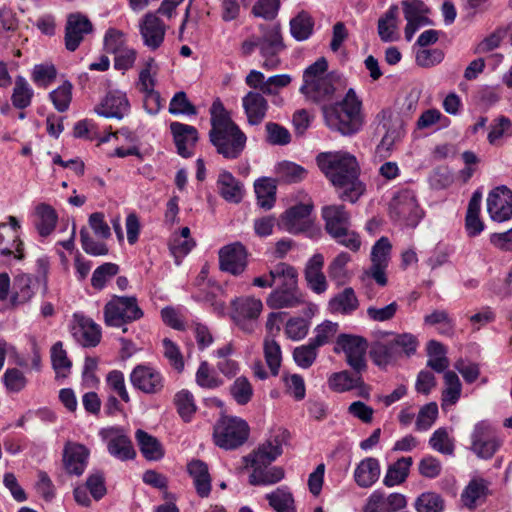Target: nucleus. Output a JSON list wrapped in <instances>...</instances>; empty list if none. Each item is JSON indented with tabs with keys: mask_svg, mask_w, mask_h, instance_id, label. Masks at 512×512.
Instances as JSON below:
<instances>
[{
	"mask_svg": "<svg viewBox=\"0 0 512 512\" xmlns=\"http://www.w3.org/2000/svg\"><path fill=\"white\" fill-rule=\"evenodd\" d=\"M248 435V424L237 417L222 418L214 430L216 445L225 450L236 449L243 445Z\"/></svg>",
	"mask_w": 512,
	"mask_h": 512,
	"instance_id": "6",
	"label": "nucleus"
},
{
	"mask_svg": "<svg viewBox=\"0 0 512 512\" xmlns=\"http://www.w3.org/2000/svg\"><path fill=\"white\" fill-rule=\"evenodd\" d=\"M37 283L30 274H22L16 277L14 283L15 292L12 296L13 305L28 302L35 294L34 286Z\"/></svg>",
	"mask_w": 512,
	"mask_h": 512,
	"instance_id": "40",
	"label": "nucleus"
},
{
	"mask_svg": "<svg viewBox=\"0 0 512 512\" xmlns=\"http://www.w3.org/2000/svg\"><path fill=\"white\" fill-rule=\"evenodd\" d=\"M49 99L58 112L67 111L72 100V84L69 81H65L49 93Z\"/></svg>",
	"mask_w": 512,
	"mask_h": 512,
	"instance_id": "51",
	"label": "nucleus"
},
{
	"mask_svg": "<svg viewBox=\"0 0 512 512\" xmlns=\"http://www.w3.org/2000/svg\"><path fill=\"white\" fill-rule=\"evenodd\" d=\"M217 188L220 196L230 203L241 202L244 195L243 184L226 170L219 173Z\"/></svg>",
	"mask_w": 512,
	"mask_h": 512,
	"instance_id": "28",
	"label": "nucleus"
},
{
	"mask_svg": "<svg viewBox=\"0 0 512 512\" xmlns=\"http://www.w3.org/2000/svg\"><path fill=\"white\" fill-rule=\"evenodd\" d=\"M266 499L276 512H296L293 495L286 487L277 488Z\"/></svg>",
	"mask_w": 512,
	"mask_h": 512,
	"instance_id": "44",
	"label": "nucleus"
},
{
	"mask_svg": "<svg viewBox=\"0 0 512 512\" xmlns=\"http://www.w3.org/2000/svg\"><path fill=\"white\" fill-rule=\"evenodd\" d=\"M143 43L150 50L158 49L164 42L167 27L156 13H146L139 24Z\"/></svg>",
	"mask_w": 512,
	"mask_h": 512,
	"instance_id": "19",
	"label": "nucleus"
},
{
	"mask_svg": "<svg viewBox=\"0 0 512 512\" xmlns=\"http://www.w3.org/2000/svg\"><path fill=\"white\" fill-rule=\"evenodd\" d=\"M470 439V450L480 459H491L502 446L495 427L484 420L474 425Z\"/></svg>",
	"mask_w": 512,
	"mask_h": 512,
	"instance_id": "5",
	"label": "nucleus"
},
{
	"mask_svg": "<svg viewBox=\"0 0 512 512\" xmlns=\"http://www.w3.org/2000/svg\"><path fill=\"white\" fill-rule=\"evenodd\" d=\"M481 200V192L475 191L472 194V197L468 203L467 213L465 217V228L468 236L470 237H475L479 235L484 229V223L479 217Z\"/></svg>",
	"mask_w": 512,
	"mask_h": 512,
	"instance_id": "32",
	"label": "nucleus"
},
{
	"mask_svg": "<svg viewBox=\"0 0 512 512\" xmlns=\"http://www.w3.org/2000/svg\"><path fill=\"white\" fill-rule=\"evenodd\" d=\"M429 445L433 450L445 455H452L455 448L447 429L443 427L433 432L429 439Z\"/></svg>",
	"mask_w": 512,
	"mask_h": 512,
	"instance_id": "54",
	"label": "nucleus"
},
{
	"mask_svg": "<svg viewBox=\"0 0 512 512\" xmlns=\"http://www.w3.org/2000/svg\"><path fill=\"white\" fill-rule=\"evenodd\" d=\"M414 506L417 512H443L445 502L435 492H424L417 497Z\"/></svg>",
	"mask_w": 512,
	"mask_h": 512,
	"instance_id": "49",
	"label": "nucleus"
},
{
	"mask_svg": "<svg viewBox=\"0 0 512 512\" xmlns=\"http://www.w3.org/2000/svg\"><path fill=\"white\" fill-rule=\"evenodd\" d=\"M93 32V24L81 13H71L65 24V48L74 52L78 49L85 35Z\"/></svg>",
	"mask_w": 512,
	"mask_h": 512,
	"instance_id": "14",
	"label": "nucleus"
},
{
	"mask_svg": "<svg viewBox=\"0 0 512 512\" xmlns=\"http://www.w3.org/2000/svg\"><path fill=\"white\" fill-rule=\"evenodd\" d=\"M34 90L22 76H17L11 95L12 105L17 109H25L31 105Z\"/></svg>",
	"mask_w": 512,
	"mask_h": 512,
	"instance_id": "41",
	"label": "nucleus"
},
{
	"mask_svg": "<svg viewBox=\"0 0 512 512\" xmlns=\"http://www.w3.org/2000/svg\"><path fill=\"white\" fill-rule=\"evenodd\" d=\"M351 261V256L347 252H340L329 264L328 275L338 284H343L346 279V265Z\"/></svg>",
	"mask_w": 512,
	"mask_h": 512,
	"instance_id": "56",
	"label": "nucleus"
},
{
	"mask_svg": "<svg viewBox=\"0 0 512 512\" xmlns=\"http://www.w3.org/2000/svg\"><path fill=\"white\" fill-rule=\"evenodd\" d=\"M367 348L368 342L365 338L351 334H340L337 337L334 352H343L346 356V362L352 370L356 373H363L367 369L365 359Z\"/></svg>",
	"mask_w": 512,
	"mask_h": 512,
	"instance_id": "9",
	"label": "nucleus"
},
{
	"mask_svg": "<svg viewBox=\"0 0 512 512\" xmlns=\"http://www.w3.org/2000/svg\"><path fill=\"white\" fill-rule=\"evenodd\" d=\"M51 362L57 375L66 377L67 373L70 372L72 362L67 357L61 341L56 342L51 348Z\"/></svg>",
	"mask_w": 512,
	"mask_h": 512,
	"instance_id": "52",
	"label": "nucleus"
},
{
	"mask_svg": "<svg viewBox=\"0 0 512 512\" xmlns=\"http://www.w3.org/2000/svg\"><path fill=\"white\" fill-rule=\"evenodd\" d=\"M282 442L278 437L266 440L257 449L245 456L246 466L252 469L259 466L271 465L282 454Z\"/></svg>",
	"mask_w": 512,
	"mask_h": 512,
	"instance_id": "21",
	"label": "nucleus"
},
{
	"mask_svg": "<svg viewBox=\"0 0 512 512\" xmlns=\"http://www.w3.org/2000/svg\"><path fill=\"white\" fill-rule=\"evenodd\" d=\"M264 95L257 91H249L242 98V107L251 126L261 124L267 115L269 104Z\"/></svg>",
	"mask_w": 512,
	"mask_h": 512,
	"instance_id": "24",
	"label": "nucleus"
},
{
	"mask_svg": "<svg viewBox=\"0 0 512 512\" xmlns=\"http://www.w3.org/2000/svg\"><path fill=\"white\" fill-rule=\"evenodd\" d=\"M258 50L263 58L262 67L266 70L276 69L280 64L279 54L285 45L277 26L260 25Z\"/></svg>",
	"mask_w": 512,
	"mask_h": 512,
	"instance_id": "8",
	"label": "nucleus"
},
{
	"mask_svg": "<svg viewBox=\"0 0 512 512\" xmlns=\"http://www.w3.org/2000/svg\"><path fill=\"white\" fill-rule=\"evenodd\" d=\"M328 385L332 391L338 393L360 389L359 396L368 397L362 373H356L354 371L351 373L347 370L333 373L328 378Z\"/></svg>",
	"mask_w": 512,
	"mask_h": 512,
	"instance_id": "25",
	"label": "nucleus"
},
{
	"mask_svg": "<svg viewBox=\"0 0 512 512\" xmlns=\"http://www.w3.org/2000/svg\"><path fill=\"white\" fill-rule=\"evenodd\" d=\"M338 323L331 322L329 320L324 321L319 324L314 332L315 337L311 338L310 341L317 347H321L327 343L335 336L338 331Z\"/></svg>",
	"mask_w": 512,
	"mask_h": 512,
	"instance_id": "62",
	"label": "nucleus"
},
{
	"mask_svg": "<svg viewBox=\"0 0 512 512\" xmlns=\"http://www.w3.org/2000/svg\"><path fill=\"white\" fill-rule=\"evenodd\" d=\"M313 205L300 203L286 210L281 216L282 228L291 233L299 234L307 231L311 226L310 214Z\"/></svg>",
	"mask_w": 512,
	"mask_h": 512,
	"instance_id": "18",
	"label": "nucleus"
},
{
	"mask_svg": "<svg viewBox=\"0 0 512 512\" xmlns=\"http://www.w3.org/2000/svg\"><path fill=\"white\" fill-rule=\"evenodd\" d=\"M401 5L404 18L407 21L404 29L407 41L413 38L420 27L433 24V21L428 17L431 9L422 0H403Z\"/></svg>",
	"mask_w": 512,
	"mask_h": 512,
	"instance_id": "13",
	"label": "nucleus"
},
{
	"mask_svg": "<svg viewBox=\"0 0 512 512\" xmlns=\"http://www.w3.org/2000/svg\"><path fill=\"white\" fill-rule=\"evenodd\" d=\"M196 383L202 388L216 389L223 385V380L210 370L207 361H202L196 372Z\"/></svg>",
	"mask_w": 512,
	"mask_h": 512,
	"instance_id": "57",
	"label": "nucleus"
},
{
	"mask_svg": "<svg viewBox=\"0 0 512 512\" xmlns=\"http://www.w3.org/2000/svg\"><path fill=\"white\" fill-rule=\"evenodd\" d=\"M231 318L245 333L251 334L258 327V317L263 309L260 299L241 297L232 301Z\"/></svg>",
	"mask_w": 512,
	"mask_h": 512,
	"instance_id": "11",
	"label": "nucleus"
},
{
	"mask_svg": "<svg viewBox=\"0 0 512 512\" xmlns=\"http://www.w3.org/2000/svg\"><path fill=\"white\" fill-rule=\"evenodd\" d=\"M314 28V21L311 15L306 11H301L290 21V32L297 41L308 39Z\"/></svg>",
	"mask_w": 512,
	"mask_h": 512,
	"instance_id": "42",
	"label": "nucleus"
},
{
	"mask_svg": "<svg viewBox=\"0 0 512 512\" xmlns=\"http://www.w3.org/2000/svg\"><path fill=\"white\" fill-rule=\"evenodd\" d=\"M285 476L284 470L279 466H259L254 468L249 476L251 485H273L280 482Z\"/></svg>",
	"mask_w": 512,
	"mask_h": 512,
	"instance_id": "35",
	"label": "nucleus"
},
{
	"mask_svg": "<svg viewBox=\"0 0 512 512\" xmlns=\"http://www.w3.org/2000/svg\"><path fill=\"white\" fill-rule=\"evenodd\" d=\"M187 470L193 479V484L197 494L201 498L208 497L210 495L212 486L207 464L198 459L192 460L188 463Z\"/></svg>",
	"mask_w": 512,
	"mask_h": 512,
	"instance_id": "29",
	"label": "nucleus"
},
{
	"mask_svg": "<svg viewBox=\"0 0 512 512\" xmlns=\"http://www.w3.org/2000/svg\"><path fill=\"white\" fill-rule=\"evenodd\" d=\"M75 324L71 333L78 343L84 347H95L101 340V328L91 318L74 315Z\"/></svg>",
	"mask_w": 512,
	"mask_h": 512,
	"instance_id": "22",
	"label": "nucleus"
},
{
	"mask_svg": "<svg viewBox=\"0 0 512 512\" xmlns=\"http://www.w3.org/2000/svg\"><path fill=\"white\" fill-rule=\"evenodd\" d=\"M97 113L106 118L122 119L130 111V103L125 93L120 91L109 92L96 109Z\"/></svg>",
	"mask_w": 512,
	"mask_h": 512,
	"instance_id": "27",
	"label": "nucleus"
},
{
	"mask_svg": "<svg viewBox=\"0 0 512 512\" xmlns=\"http://www.w3.org/2000/svg\"><path fill=\"white\" fill-rule=\"evenodd\" d=\"M272 277H281L278 287L267 298V305L272 309L294 308L304 301V295L298 288V274L294 267L279 263L270 270Z\"/></svg>",
	"mask_w": 512,
	"mask_h": 512,
	"instance_id": "3",
	"label": "nucleus"
},
{
	"mask_svg": "<svg viewBox=\"0 0 512 512\" xmlns=\"http://www.w3.org/2000/svg\"><path fill=\"white\" fill-rule=\"evenodd\" d=\"M229 392L238 405H246L252 399L253 387L246 377L240 376L234 380Z\"/></svg>",
	"mask_w": 512,
	"mask_h": 512,
	"instance_id": "50",
	"label": "nucleus"
},
{
	"mask_svg": "<svg viewBox=\"0 0 512 512\" xmlns=\"http://www.w3.org/2000/svg\"><path fill=\"white\" fill-rule=\"evenodd\" d=\"M317 349L318 348L309 340L307 345H301L294 349V361L303 369L311 367L317 357Z\"/></svg>",
	"mask_w": 512,
	"mask_h": 512,
	"instance_id": "60",
	"label": "nucleus"
},
{
	"mask_svg": "<svg viewBox=\"0 0 512 512\" xmlns=\"http://www.w3.org/2000/svg\"><path fill=\"white\" fill-rule=\"evenodd\" d=\"M99 435L106 442L107 450L112 457L121 461L135 458L136 451L123 428L118 426L103 428Z\"/></svg>",
	"mask_w": 512,
	"mask_h": 512,
	"instance_id": "12",
	"label": "nucleus"
},
{
	"mask_svg": "<svg viewBox=\"0 0 512 512\" xmlns=\"http://www.w3.org/2000/svg\"><path fill=\"white\" fill-rule=\"evenodd\" d=\"M275 173L279 179L287 183L301 182L307 177V170L294 162L284 160L275 167Z\"/></svg>",
	"mask_w": 512,
	"mask_h": 512,
	"instance_id": "43",
	"label": "nucleus"
},
{
	"mask_svg": "<svg viewBox=\"0 0 512 512\" xmlns=\"http://www.w3.org/2000/svg\"><path fill=\"white\" fill-rule=\"evenodd\" d=\"M438 417V406L435 402L424 405L416 419V430L427 431L435 423Z\"/></svg>",
	"mask_w": 512,
	"mask_h": 512,
	"instance_id": "61",
	"label": "nucleus"
},
{
	"mask_svg": "<svg viewBox=\"0 0 512 512\" xmlns=\"http://www.w3.org/2000/svg\"><path fill=\"white\" fill-rule=\"evenodd\" d=\"M36 220L35 228L40 236L47 237L56 227L58 220L55 209L45 203H41L35 208Z\"/></svg>",
	"mask_w": 512,
	"mask_h": 512,
	"instance_id": "34",
	"label": "nucleus"
},
{
	"mask_svg": "<svg viewBox=\"0 0 512 512\" xmlns=\"http://www.w3.org/2000/svg\"><path fill=\"white\" fill-rule=\"evenodd\" d=\"M380 477V463L378 459L367 457L363 459L355 468L354 480L361 488H369Z\"/></svg>",
	"mask_w": 512,
	"mask_h": 512,
	"instance_id": "30",
	"label": "nucleus"
},
{
	"mask_svg": "<svg viewBox=\"0 0 512 512\" xmlns=\"http://www.w3.org/2000/svg\"><path fill=\"white\" fill-rule=\"evenodd\" d=\"M263 346L266 363L271 371V374L276 376L279 373V368L282 361L280 345L273 338L266 336Z\"/></svg>",
	"mask_w": 512,
	"mask_h": 512,
	"instance_id": "48",
	"label": "nucleus"
},
{
	"mask_svg": "<svg viewBox=\"0 0 512 512\" xmlns=\"http://www.w3.org/2000/svg\"><path fill=\"white\" fill-rule=\"evenodd\" d=\"M317 165L332 185L339 198L355 203L365 192L359 179L360 167L356 157L348 152H322L316 157Z\"/></svg>",
	"mask_w": 512,
	"mask_h": 512,
	"instance_id": "2",
	"label": "nucleus"
},
{
	"mask_svg": "<svg viewBox=\"0 0 512 512\" xmlns=\"http://www.w3.org/2000/svg\"><path fill=\"white\" fill-rule=\"evenodd\" d=\"M486 493V481L483 479H473L462 492L461 499L465 506L473 508L478 500L486 496Z\"/></svg>",
	"mask_w": 512,
	"mask_h": 512,
	"instance_id": "47",
	"label": "nucleus"
},
{
	"mask_svg": "<svg viewBox=\"0 0 512 512\" xmlns=\"http://www.w3.org/2000/svg\"><path fill=\"white\" fill-rule=\"evenodd\" d=\"M397 16L398 7L396 5H392L389 7L386 13L378 20V35L380 39L385 43L393 42L398 39V35L396 33Z\"/></svg>",
	"mask_w": 512,
	"mask_h": 512,
	"instance_id": "37",
	"label": "nucleus"
},
{
	"mask_svg": "<svg viewBox=\"0 0 512 512\" xmlns=\"http://www.w3.org/2000/svg\"><path fill=\"white\" fill-rule=\"evenodd\" d=\"M378 116L382 117V128L385 130V134L383 135L381 142L376 148V153L381 157H387L395 142L398 141L402 136L400 129L401 125L400 123H392L391 120H387L386 111H381Z\"/></svg>",
	"mask_w": 512,
	"mask_h": 512,
	"instance_id": "33",
	"label": "nucleus"
},
{
	"mask_svg": "<svg viewBox=\"0 0 512 512\" xmlns=\"http://www.w3.org/2000/svg\"><path fill=\"white\" fill-rule=\"evenodd\" d=\"M322 218L325 222V230L330 236H338L350 227V214L343 205H328L322 208Z\"/></svg>",
	"mask_w": 512,
	"mask_h": 512,
	"instance_id": "26",
	"label": "nucleus"
},
{
	"mask_svg": "<svg viewBox=\"0 0 512 512\" xmlns=\"http://www.w3.org/2000/svg\"><path fill=\"white\" fill-rule=\"evenodd\" d=\"M389 212L392 219L410 227H415L422 218V211L411 190L398 192L390 202Z\"/></svg>",
	"mask_w": 512,
	"mask_h": 512,
	"instance_id": "10",
	"label": "nucleus"
},
{
	"mask_svg": "<svg viewBox=\"0 0 512 512\" xmlns=\"http://www.w3.org/2000/svg\"><path fill=\"white\" fill-rule=\"evenodd\" d=\"M119 272V266L115 263L107 262L98 266L91 278V285L96 290H102L106 283Z\"/></svg>",
	"mask_w": 512,
	"mask_h": 512,
	"instance_id": "53",
	"label": "nucleus"
},
{
	"mask_svg": "<svg viewBox=\"0 0 512 512\" xmlns=\"http://www.w3.org/2000/svg\"><path fill=\"white\" fill-rule=\"evenodd\" d=\"M328 62L324 57L317 59L303 72V84L300 92L307 99L322 104V113L326 125L333 131L345 136L357 133L364 123L361 112L362 101L353 88L348 89L345 96L331 104L336 93L344 87L340 74L327 73Z\"/></svg>",
	"mask_w": 512,
	"mask_h": 512,
	"instance_id": "1",
	"label": "nucleus"
},
{
	"mask_svg": "<svg viewBox=\"0 0 512 512\" xmlns=\"http://www.w3.org/2000/svg\"><path fill=\"white\" fill-rule=\"evenodd\" d=\"M210 122L211 129L209 132H214L218 130H222L229 127L238 126L231 118L229 112L225 109L222 102L217 99L212 103L210 108Z\"/></svg>",
	"mask_w": 512,
	"mask_h": 512,
	"instance_id": "45",
	"label": "nucleus"
},
{
	"mask_svg": "<svg viewBox=\"0 0 512 512\" xmlns=\"http://www.w3.org/2000/svg\"><path fill=\"white\" fill-rule=\"evenodd\" d=\"M247 250L240 242L222 247L219 251L220 269L232 275H240L247 266Z\"/></svg>",
	"mask_w": 512,
	"mask_h": 512,
	"instance_id": "17",
	"label": "nucleus"
},
{
	"mask_svg": "<svg viewBox=\"0 0 512 512\" xmlns=\"http://www.w3.org/2000/svg\"><path fill=\"white\" fill-rule=\"evenodd\" d=\"M135 439L140 452L149 461H159L164 457L165 450L161 442L142 429L135 432Z\"/></svg>",
	"mask_w": 512,
	"mask_h": 512,
	"instance_id": "31",
	"label": "nucleus"
},
{
	"mask_svg": "<svg viewBox=\"0 0 512 512\" xmlns=\"http://www.w3.org/2000/svg\"><path fill=\"white\" fill-rule=\"evenodd\" d=\"M392 245L389 239L385 236H382L378 239L371 249V263L372 264H380V265H388L391 257Z\"/></svg>",
	"mask_w": 512,
	"mask_h": 512,
	"instance_id": "59",
	"label": "nucleus"
},
{
	"mask_svg": "<svg viewBox=\"0 0 512 512\" xmlns=\"http://www.w3.org/2000/svg\"><path fill=\"white\" fill-rule=\"evenodd\" d=\"M258 205L269 210L274 206L276 200V183L268 177L258 179L254 184Z\"/></svg>",
	"mask_w": 512,
	"mask_h": 512,
	"instance_id": "39",
	"label": "nucleus"
},
{
	"mask_svg": "<svg viewBox=\"0 0 512 512\" xmlns=\"http://www.w3.org/2000/svg\"><path fill=\"white\" fill-rule=\"evenodd\" d=\"M170 130L174 138L177 153L183 158H190L198 141V131L194 126L172 122Z\"/></svg>",
	"mask_w": 512,
	"mask_h": 512,
	"instance_id": "23",
	"label": "nucleus"
},
{
	"mask_svg": "<svg viewBox=\"0 0 512 512\" xmlns=\"http://www.w3.org/2000/svg\"><path fill=\"white\" fill-rule=\"evenodd\" d=\"M3 382L9 392L18 393L27 385L24 373L17 368H9L3 374Z\"/></svg>",
	"mask_w": 512,
	"mask_h": 512,
	"instance_id": "64",
	"label": "nucleus"
},
{
	"mask_svg": "<svg viewBox=\"0 0 512 512\" xmlns=\"http://www.w3.org/2000/svg\"><path fill=\"white\" fill-rule=\"evenodd\" d=\"M175 405L180 417L189 422L196 412V405L192 393L188 390L179 391L174 398Z\"/></svg>",
	"mask_w": 512,
	"mask_h": 512,
	"instance_id": "55",
	"label": "nucleus"
},
{
	"mask_svg": "<svg viewBox=\"0 0 512 512\" xmlns=\"http://www.w3.org/2000/svg\"><path fill=\"white\" fill-rule=\"evenodd\" d=\"M413 464L412 457H401L387 469L383 483L387 487H393L403 483L409 475V470Z\"/></svg>",
	"mask_w": 512,
	"mask_h": 512,
	"instance_id": "38",
	"label": "nucleus"
},
{
	"mask_svg": "<svg viewBox=\"0 0 512 512\" xmlns=\"http://www.w3.org/2000/svg\"><path fill=\"white\" fill-rule=\"evenodd\" d=\"M209 140L218 154L228 160L241 156L246 147L247 137L239 126L209 132Z\"/></svg>",
	"mask_w": 512,
	"mask_h": 512,
	"instance_id": "7",
	"label": "nucleus"
},
{
	"mask_svg": "<svg viewBox=\"0 0 512 512\" xmlns=\"http://www.w3.org/2000/svg\"><path fill=\"white\" fill-rule=\"evenodd\" d=\"M103 314L107 326L122 328L123 333L128 331V323L137 321L144 315L135 296L116 295L105 304Z\"/></svg>",
	"mask_w": 512,
	"mask_h": 512,
	"instance_id": "4",
	"label": "nucleus"
},
{
	"mask_svg": "<svg viewBox=\"0 0 512 512\" xmlns=\"http://www.w3.org/2000/svg\"><path fill=\"white\" fill-rule=\"evenodd\" d=\"M328 306L333 313L350 314L358 308L359 302L353 288L347 287L330 299Z\"/></svg>",
	"mask_w": 512,
	"mask_h": 512,
	"instance_id": "36",
	"label": "nucleus"
},
{
	"mask_svg": "<svg viewBox=\"0 0 512 512\" xmlns=\"http://www.w3.org/2000/svg\"><path fill=\"white\" fill-rule=\"evenodd\" d=\"M169 112L173 115H196L197 110L196 107L188 100L186 93L179 91L170 101Z\"/></svg>",
	"mask_w": 512,
	"mask_h": 512,
	"instance_id": "63",
	"label": "nucleus"
},
{
	"mask_svg": "<svg viewBox=\"0 0 512 512\" xmlns=\"http://www.w3.org/2000/svg\"><path fill=\"white\" fill-rule=\"evenodd\" d=\"M446 388L442 392V406L454 405L461 395V383L457 374L447 371L444 374Z\"/></svg>",
	"mask_w": 512,
	"mask_h": 512,
	"instance_id": "46",
	"label": "nucleus"
},
{
	"mask_svg": "<svg viewBox=\"0 0 512 512\" xmlns=\"http://www.w3.org/2000/svg\"><path fill=\"white\" fill-rule=\"evenodd\" d=\"M265 130L267 134L266 140L271 145L284 146L291 141V134L288 129L278 123H266Z\"/></svg>",
	"mask_w": 512,
	"mask_h": 512,
	"instance_id": "58",
	"label": "nucleus"
},
{
	"mask_svg": "<svg viewBox=\"0 0 512 512\" xmlns=\"http://www.w3.org/2000/svg\"><path fill=\"white\" fill-rule=\"evenodd\" d=\"M130 381L134 388L146 394L159 393L164 387L162 374L147 365L136 366L130 374Z\"/></svg>",
	"mask_w": 512,
	"mask_h": 512,
	"instance_id": "16",
	"label": "nucleus"
},
{
	"mask_svg": "<svg viewBox=\"0 0 512 512\" xmlns=\"http://www.w3.org/2000/svg\"><path fill=\"white\" fill-rule=\"evenodd\" d=\"M487 211L493 221L504 222L512 218V191L506 186L494 188L487 198Z\"/></svg>",
	"mask_w": 512,
	"mask_h": 512,
	"instance_id": "15",
	"label": "nucleus"
},
{
	"mask_svg": "<svg viewBox=\"0 0 512 512\" xmlns=\"http://www.w3.org/2000/svg\"><path fill=\"white\" fill-rule=\"evenodd\" d=\"M89 449L80 443L67 441L64 445L62 461L69 475L81 476L88 463Z\"/></svg>",
	"mask_w": 512,
	"mask_h": 512,
	"instance_id": "20",
	"label": "nucleus"
}]
</instances>
